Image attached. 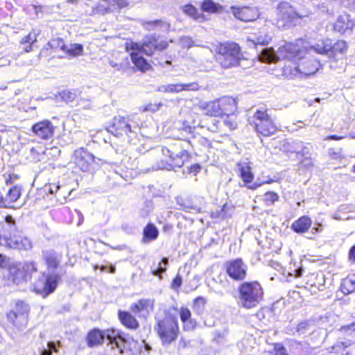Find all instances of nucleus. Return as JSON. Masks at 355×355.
Listing matches in <instances>:
<instances>
[{
	"instance_id": "28",
	"label": "nucleus",
	"mask_w": 355,
	"mask_h": 355,
	"mask_svg": "<svg viewBox=\"0 0 355 355\" xmlns=\"http://www.w3.org/2000/svg\"><path fill=\"white\" fill-rule=\"evenodd\" d=\"M180 316L184 324L183 327L184 330L190 331L195 328L196 323L195 320L191 319V311L187 308L182 307L180 309Z\"/></svg>"
},
{
	"instance_id": "48",
	"label": "nucleus",
	"mask_w": 355,
	"mask_h": 355,
	"mask_svg": "<svg viewBox=\"0 0 355 355\" xmlns=\"http://www.w3.org/2000/svg\"><path fill=\"white\" fill-rule=\"evenodd\" d=\"M60 345V342H58L57 343L55 342H49L47 344V348L44 349L41 354L42 355H51L53 352H57L58 349L57 346Z\"/></svg>"
},
{
	"instance_id": "16",
	"label": "nucleus",
	"mask_w": 355,
	"mask_h": 355,
	"mask_svg": "<svg viewBox=\"0 0 355 355\" xmlns=\"http://www.w3.org/2000/svg\"><path fill=\"white\" fill-rule=\"evenodd\" d=\"M225 268L227 273L234 280L241 281L246 277L248 267L241 259L228 261Z\"/></svg>"
},
{
	"instance_id": "63",
	"label": "nucleus",
	"mask_w": 355,
	"mask_h": 355,
	"mask_svg": "<svg viewBox=\"0 0 355 355\" xmlns=\"http://www.w3.org/2000/svg\"><path fill=\"white\" fill-rule=\"evenodd\" d=\"M200 170V166L198 164H194L190 168V173H193L194 174L198 173Z\"/></svg>"
},
{
	"instance_id": "53",
	"label": "nucleus",
	"mask_w": 355,
	"mask_h": 355,
	"mask_svg": "<svg viewBox=\"0 0 355 355\" xmlns=\"http://www.w3.org/2000/svg\"><path fill=\"white\" fill-rule=\"evenodd\" d=\"M340 331L346 335H351L352 334L355 333V323H352L349 325L342 327Z\"/></svg>"
},
{
	"instance_id": "13",
	"label": "nucleus",
	"mask_w": 355,
	"mask_h": 355,
	"mask_svg": "<svg viewBox=\"0 0 355 355\" xmlns=\"http://www.w3.org/2000/svg\"><path fill=\"white\" fill-rule=\"evenodd\" d=\"M28 306L23 302L16 304L15 310L7 313L8 320L17 328L24 327L28 323Z\"/></svg>"
},
{
	"instance_id": "26",
	"label": "nucleus",
	"mask_w": 355,
	"mask_h": 355,
	"mask_svg": "<svg viewBox=\"0 0 355 355\" xmlns=\"http://www.w3.org/2000/svg\"><path fill=\"white\" fill-rule=\"evenodd\" d=\"M118 317L121 324L128 329L135 330L139 326L135 317L128 311H119Z\"/></svg>"
},
{
	"instance_id": "36",
	"label": "nucleus",
	"mask_w": 355,
	"mask_h": 355,
	"mask_svg": "<svg viewBox=\"0 0 355 355\" xmlns=\"http://www.w3.org/2000/svg\"><path fill=\"white\" fill-rule=\"evenodd\" d=\"M201 8L204 12L215 13L221 12L223 7L212 0H205L202 3Z\"/></svg>"
},
{
	"instance_id": "60",
	"label": "nucleus",
	"mask_w": 355,
	"mask_h": 355,
	"mask_svg": "<svg viewBox=\"0 0 355 355\" xmlns=\"http://www.w3.org/2000/svg\"><path fill=\"white\" fill-rule=\"evenodd\" d=\"M348 257L351 263H355V245L349 250Z\"/></svg>"
},
{
	"instance_id": "12",
	"label": "nucleus",
	"mask_w": 355,
	"mask_h": 355,
	"mask_svg": "<svg viewBox=\"0 0 355 355\" xmlns=\"http://www.w3.org/2000/svg\"><path fill=\"white\" fill-rule=\"evenodd\" d=\"M162 153L165 157H168V159L165 161H162L158 164L157 169L172 170L175 168H180L189 157L187 150H181L180 153L174 155L171 153L169 149L163 148Z\"/></svg>"
},
{
	"instance_id": "35",
	"label": "nucleus",
	"mask_w": 355,
	"mask_h": 355,
	"mask_svg": "<svg viewBox=\"0 0 355 355\" xmlns=\"http://www.w3.org/2000/svg\"><path fill=\"white\" fill-rule=\"evenodd\" d=\"M341 290L345 294L355 291V275L347 277L343 280Z\"/></svg>"
},
{
	"instance_id": "31",
	"label": "nucleus",
	"mask_w": 355,
	"mask_h": 355,
	"mask_svg": "<svg viewBox=\"0 0 355 355\" xmlns=\"http://www.w3.org/2000/svg\"><path fill=\"white\" fill-rule=\"evenodd\" d=\"M311 220L309 217L304 216L292 224V229L297 233L306 232L311 225Z\"/></svg>"
},
{
	"instance_id": "21",
	"label": "nucleus",
	"mask_w": 355,
	"mask_h": 355,
	"mask_svg": "<svg viewBox=\"0 0 355 355\" xmlns=\"http://www.w3.org/2000/svg\"><path fill=\"white\" fill-rule=\"evenodd\" d=\"M237 127V123L232 117L227 116V117L223 121H220L216 119H214L211 125L208 127V130L211 132H220L221 133H225L227 130H235Z\"/></svg>"
},
{
	"instance_id": "22",
	"label": "nucleus",
	"mask_w": 355,
	"mask_h": 355,
	"mask_svg": "<svg viewBox=\"0 0 355 355\" xmlns=\"http://www.w3.org/2000/svg\"><path fill=\"white\" fill-rule=\"evenodd\" d=\"M128 6L126 0H99L96 9L100 12L114 11Z\"/></svg>"
},
{
	"instance_id": "27",
	"label": "nucleus",
	"mask_w": 355,
	"mask_h": 355,
	"mask_svg": "<svg viewBox=\"0 0 355 355\" xmlns=\"http://www.w3.org/2000/svg\"><path fill=\"white\" fill-rule=\"evenodd\" d=\"M40 28H34L27 35L21 40V44L24 45V51L30 52L33 50V44L37 42V37L40 35Z\"/></svg>"
},
{
	"instance_id": "2",
	"label": "nucleus",
	"mask_w": 355,
	"mask_h": 355,
	"mask_svg": "<svg viewBox=\"0 0 355 355\" xmlns=\"http://www.w3.org/2000/svg\"><path fill=\"white\" fill-rule=\"evenodd\" d=\"M0 245L9 248L29 250L33 248L31 240L24 236L15 225L12 216L6 217L0 226Z\"/></svg>"
},
{
	"instance_id": "41",
	"label": "nucleus",
	"mask_w": 355,
	"mask_h": 355,
	"mask_svg": "<svg viewBox=\"0 0 355 355\" xmlns=\"http://www.w3.org/2000/svg\"><path fill=\"white\" fill-rule=\"evenodd\" d=\"M318 69V63L314 62V64H311L309 67L306 68L303 64L299 65L297 67V70L305 75H311L315 73Z\"/></svg>"
},
{
	"instance_id": "8",
	"label": "nucleus",
	"mask_w": 355,
	"mask_h": 355,
	"mask_svg": "<svg viewBox=\"0 0 355 355\" xmlns=\"http://www.w3.org/2000/svg\"><path fill=\"white\" fill-rule=\"evenodd\" d=\"M168 46L167 42L165 40H159L153 35H148L145 36L141 42H127L125 49L128 52L130 51H138L147 55H151L155 51H162L166 49Z\"/></svg>"
},
{
	"instance_id": "45",
	"label": "nucleus",
	"mask_w": 355,
	"mask_h": 355,
	"mask_svg": "<svg viewBox=\"0 0 355 355\" xmlns=\"http://www.w3.org/2000/svg\"><path fill=\"white\" fill-rule=\"evenodd\" d=\"M200 125V123L195 119L191 122L186 121L183 123L182 127L181 128L184 132L188 134H191L196 126Z\"/></svg>"
},
{
	"instance_id": "14",
	"label": "nucleus",
	"mask_w": 355,
	"mask_h": 355,
	"mask_svg": "<svg viewBox=\"0 0 355 355\" xmlns=\"http://www.w3.org/2000/svg\"><path fill=\"white\" fill-rule=\"evenodd\" d=\"M74 164L82 171L89 172L94 168L95 157L84 148H79L73 154Z\"/></svg>"
},
{
	"instance_id": "55",
	"label": "nucleus",
	"mask_w": 355,
	"mask_h": 355,
	"mask_svg": "<svg viewBox=\"0 0 355 355\" xmlns=\"http://www.w3.org/2000/svg\"><path fill=\"white\" fill-rule=\"evenodd\" d=\"M354 343L352 340H346L345 341H338L336 344L333 347V349L337 348H346L349 347Z\"/></svg>"
},
{
	"instance_id": "52",
	"label": "nucleus",
	"mask_w": 355,
	"mask_h": 355,
	"mask_svg": "<svg viewBox=\"0 0 355 355\" xmlns=\"http://www.w3.org/2000/svg\"><path fill=\"white\" fill-rule=\"evenodd\" d=\"M179 43H180V45L182 48H187V49L191 47L193 44V40H191V37H180L179 40Z\"/></svg>"
},
{
	"instance_id": "61",
	"label": "nucleus",
	"mask_w": 355,
	"mask_h": 355,
	"mask_svg": "<svg viewBox=\"0 0 355 355\" xmlns=\"http://www.w3.org/2000/svg\"><path fill=\"white\" fill-rule=\"evenodd\" d=\"M288 274L291 276H294L295 277H300L302 275V269H295L293 270V272H289Z\"/></svg>"
},
{
	"instance_id": "54",
	"label": "nucleus",
	"mask_w": 355,
	"mask_h": 355,
	"mask_svg": "<svg viewBox=\"0 0 355 355\" xmlns=\"http://www.w3.org/2000/svg\"><path fill=\"white\" fill-rule=\"evenodd\" d=\"M309 329V323L307 322H300L297 327L296 332L301 335L304 334Z\"/></svg>"
},
{
	"instance_id": "64",
	"label": "nucleus",
	"mask_w": 355,
	"mask_h": 355,
	"mask_svg": "<svg viewBox=\"0 0 355 355\" xmlns=\"http://www.w3.org/2000/svg\"><path fill=\"white\" fill-rule=\"evenodd\" d=\"M322 231V225L321 223H318V226L317 227H313L312 228V233L315 234V233H320Z\"/></svg>"
},
{
	"instance_id": "39",
	"label": "nucleus",
	"mask_w": 355,
	"mask_h": 355,
	"mask_svg": "<svg viewBox=\"0 0 355 355\" xmlns=\"http://www.w3.org/2000/svg\"><path fill=\"white\" fill-rule=\"evenodd\" d=\"M158 91L164 93H180L181 90V83H172L165 85H161Z\"/></svg>"
},
{
	"instance_id": "33",
	"label": "nucleus",
	"mask_w": 355,
	"mask_h": 355,
	"mask_svg": "<svg viewBox=\"0 0 355 355\" xmlns=\"http://www.w3.org/2000/svg\"><path fill=\"white\" fill-rule=\"evenodd\" d=\"M43 258L49 268H55L58 265V255L53 250H46L42 252Z\"/></svg>"
},
{
	"instance_id": "17",
	"label": "nucleus",
	"mask_w": 355,
	"mask_h": 355,
	"mask_svg": "<svg viewBox=\"0 0 355 355\" xmlns=\"http://www.w3.org/2000/svg\"><path fill=\"white\" fill-rule=\"evenodd\" d=\"M31 130L37 137L49 139L53 135L55 126L51 121L45 119L33 124Z\"/></svg>"
},
{
	"instance_id": "62",
	"label": "nucleus",
	"mask_w": 355,
	"mask_h": 355,
	"mask_svg": "<svg viewBox=\"0 0 355 355\" xmlns=\"http://www.w3.org/2000/svg\"><path fill=\"white\" fill-rule=\"evenodd\" d=\"M10 64V60L6 58H0V67L8 66Z\"/></svg>"
},
{
	"instance_id": "38",
	"label": "nucleus",
	"mask_w": 355,
	"mask_h": 355,
	"mask_svg": "<svg viewBox=\"0 0 355 355\" xmlns=\"http://www.w3.org/2000/svg\"><path fill=\"white\" fill-rule=\"evenodd\" d=\"M182 10L184 14L187 15L193 19L200 21V19L203 18L202 15L198 12V10L191 4H187L182 6Z\"/></svg>"
},
{
	"instance_id": "3",
	"label": "nucleus",
	"mask_w": 355,
	"mask_h": 355,
	"mask_svg": "<svg viewBox=\"0 0 355 355\" xmlns=\"http://www.w3.org/2000/svg\"><path fill=\"white\" fill-rule=\"evenodd\" d=\"M141 125V121L137 114L128 117L116 116L113 119L108 131L117 137H123L128 142L135 144Z\"/></svg>"
},
{
	"instance_id": "30",
	"label": "nucleus",
	"mask_w": 355,
	"mask_h": 355,
	"mask_svg": "<svg viewBox=\"0 0 355 355\" xmlns=\"http://www.w3.org/2000/svg\"><path fill=\"white\" fill-rule=\"evenodd\" d=\"M130 56L135 67L141 71H146L150 68L147 61L140 55L141 52L138 51H130Z\"/></svg>"
},
{
	"instance_id": "43",
	"label": "nucleus",
	"mask_w": 355,
	"mask_h": 355,
	"mask_svg": "<svg viewBox=\"0 0 355 355\" xmlns=\"http://www.w3.org/2000/svg\"><path fill=\"white\" fill-rule=\"evenodd\" d=\"M263 200L266 205H271L279 200V196L273 191H268L264 194Z\"/></svg>"
},
{
	"instance_id": "29",
	"label": "nucleus",
	"mask_w": 355,
	"mask_h": 355,
	"mask_svg": "<svg viewBox=\"0 0 355 355\" xmlns=\"http://www.w3.org/2000/svg\"><path fill=\"white\" fill-rule=\"evenodd\" d=\"M272 40V37L265 31H259L248 37V41L253 45H267Z\"/></svg>"
},
{
	"instance_id": "20",
	"label": "nucleus",
	"mask_w": 355,
	"mask_h": 355,
	"mask_svg": "<svg viewBox=\"0 0 355 355\" xmlns=\"http://www.w3.org/2000/svg\"><path fill=\"white\" fill-rule=\"evenodd\" d=\"M231 10L234 16L243 21H254L259 17V12L255 7H234L232 6Z\"/></svg>"
},
{
	"instance_id": "18",
	"label": "nucleus",
	"mask_w": 355,
	"mask_h": 355,
	"mask_svg": "<svg viewBox=\"0 0 355 355\" xmlns=\"http://www.w3.org/2000/svg\"><path fill=\"white\" fill-rule=\"evenodd\" d=\"M154 300L141 299L131 304L130 309L139 318H147L154 309Z\"/></svg>"
},
{
	"instance_id": "10",
	"label": "nucleus",
	"mask_w": 355,
	"mask_h": 355,
	"mask_svg": "<svg viewBox=\"0 0 355 355\" xmlns=\"http://www.w3.org/2000/svg\"><path fill=\"white\" fill-rule=\"evenodd\" d=\"M306 16L297 12L290 3L281 2L277 8L275 24L279 28H286L292 26L295 19Z\"/></svg>"
},
{
	"instance_id": "6",
	"label": "nucleus",
	"mask_w": 355,
	"mask_h": 355,
	"mask_svg": "<svg viewBox=\"0 0 355 355\" xmlns=\"http://www.w3.org/2000/svg\"><path fill=\"white\" fill-rule=\"evenodd\" d=\"M217 60L223 68L229 69L239 64L243 55L241 48L235 42L220 44L217 49Z\"/></svg>"
},
{
	"instance_id": "11",
	"label": "nucleus",
	"mask_w": 355,
	"mask_h": 355,
	"mask_svg": "<svg viewBox=\"0 0 355 355\" xmlns=\"http://www.w3.org/2000/svg\"><path fill=\"white\" fill-rule=\"evenodd\" d=\"M37 270L34 262L13 263L9 266L10 276L16 284L31 278V274Z\"/></svg>"
},
{
	"instance_id": "9",
	"label": "nucleus",
	"mask_w": 355,
	"mask_h": 355,
	"mask_svg": "<svg viewBox=\"0 0 355 355\" xmlns=\"http://www.w3.org/2000/svg\"><path fill=\"white\" fill-rule=\"evenodd\" d=\"M250 124L254 126L256 132L263 137L272 136L277 130L276 125L266 110H257Z\"/></svg>"
},
{
	"instance_id": "23",
	"label": "nucleus",
	"mask_w": 355,
	"mask_h": 355,
	"mask_svg": "<svg viewBox=\"0 0 355 355\" xmlns=\"http://www.w3.org/2000/svg\"><path fill=\"white\" fill-rule=\"evenodd\" d=\"M220 116H230L234 114L237 109V103L232 97H223L218 98Z\"/></svg>"
},
{
	"instance_id": "47",
	"label": "nucleus",
	"mask_w": 355,
	"mask_h": 355,
	"mask_svg": "<svg viewBox=\"0 0 355 355\" xmlns=\"http://www.w3.org/2000/svg\"><path fill=\"white\" fill-rule=\"evenodd\" d=\"M200 86L197 82H192L189 83H181L182 92H197L200 90Z\"/></svg>"
},
{
	"instance_id": "15",
	"label": "nucleus",
	"mask_w": 355,
	"mask_h": 355,
	"mask_svg": "<svg viewBox=\"0 0 355 355\" xmlns=\"http://www.w3.org/2000/svg\"><path fill=\"white\" fill-rule=\"evenodd\" d=\"M58 281V276L57 275L53 274L47 276L43 275L42 279H38L35 284L34 290L44 296L47 295L55 291Z\"/></svg>"
},
{
	"instance_id": "49",
	"label": "nucleus",
	"mask_w": 355,
	"mask_h": 355,
	"mask_svg": "<svg viewBox=\"0 0 355 355\" xmlns=\"http://www.w3.org/2000/svg\"><path fill=\"white\" fill-rule=\"evenodd\" d=\"M48 45L51 49H60L64 51L65 44L64 41L60 38H55L50 40L48 43Z\"/></svg>"
},
{
	"instance_id": "25",
	"label": "nucleus",
	"mask_w": 355,
	"mask_h": 355,
	"mask_svg": "<svg viewBox=\"0 0 355 355\" xmlns=\"http://www.w3.org/2000/svg\"><path fill=\"white\" fill-rule=\"evenodd\" d=\"M198 108L206 115L215 117L221 116L218 99L202 103L198 105Z\"/></svg>"
},
{
	"instance_id": "34",
	"label": "nucleus",
	"mask_w": 355,
	"mask_h": 355,
	"mask_svg": "<svg viewBox=\"0 0 355 355\" xmlns=\"http://www.w3.org/2000/svg\"><path fill=\"white\" fill-rule=\"evenodd\" d=\"M300 148V144L288 139L280 142L279 149L285 153H297Z\"/></svg>"
},
{
	"instance_id": "44",
	"label": "nucleus",
	"mask_w": 355,
	"mask_h": 355,
	"mask_svg": "<svg viewBox=\"0 0 355 355\" xmlns=\"http://www.w3.org/2000/svg\"><path fill=\"white\" fill-rule=\"evenodd\" d=\"M21 196V189L18 186H14L10 189L8 198L11 202H16Z\"/></svg>"
},
{
	"instance_id": "4",
	"label": "nucleus",
	"mask_w": 355,
	"mask_h": 355,
	"mask_svg": "<svg viewBox=\"0 0 355 355\" xmlns=\"http://www.w3.org/2000/svg\"><path fill=\"white\" fill-rule=\"evenodd\" d=\"M238 304L244 309L257 307L263 298V289L257 281L245 282L238 288Z\"/></svg>"
},
{
	"instance_id": "40",
	"label": "nucleus",
	"mask_w": 355,
	"mask_h": 355,
	"mask_svg": "<svg viewBox=\"0 0 355 355\" xmlns=\"http://www.w3.org/2000/svg\"><path fill=\"white\" fill-rule=\"evenodd\" d=\"M168 263V258H163L162 261L159 263L158 268L157 269H153L151 270L152 274L154 276H157L162 279V274L166 271V266Z\"/></svg>"
},
{
	"instance_id": "19",
	"label": "nucleus",
	"mask_w": 355,
	"mask_h": 355,
	"mask_svg": "<svg viewBox=\"0 0 355 355\" xmlns=\"http://www.w3.org/2000/svg\"><path fill=\"white\" fill-rule=\"evenodd\" d=\"M240 175L248 189L254 190L261 186L262 183L252 182L254 175L251 171L250 163L247 161H243L238 164Z\"/></svg>"
},
{
	"instance_id": "5",
	"label": "nucleus",
	"mask_w": 355,
	"mask_h": 355,
	"mask_svg": "<svg viewBox=\"0 0 355 355\" xmlns=\"http://www.w3.org/2000/svg\"><path fill=\"white\" fill-rule=\"evenodd\" d=\"M104 339L109 341L112 348L116 347L119 353L123 352L125 340L123 334L118 329H110L104 331L94 329L91 331L87 336V342L90 347L101 343Z\"/></svg>"
},
{
	"instance_id": "46",
	"label": "nucleus",
	"mask_w": 355,
	"mask_h": 355,
	"mask_svg": "<svg viewBox=\"0 0 355 355\" xmlns=\"http://www.w3.org/2000/svg\"><path fill=\"white\" fill-rule=\"evenodd\" d=\"M61 98L66 103L73 102L76 98L75 92L69 90H64L60 93Z\"/></svg>"
},
{
	"instance_id": "50",
	"label": "nucleus",
	"mask_w": 355,
	"mask_h": 355,
	"mask_svg": "<svg viewBox=\"0 0 355 355\" xmlns=\"http://www.w3.org/2000/svg\"><path fill=\"white\" fill-rule=\"evenodd\" d=\"M153 210V205L150 201L146 202L139 210V215L142 218H146Z\"/></svg>"
},
{
	"instance_id": "51",
	"label": "nucleus",
	"mask_w": 355,
	"mask_h": 355,
	"mask_svg": "<svg viewBox=\"0 0 355 355\" xmlns=\"http://www.w3.org/2000/svg\"><path fill=\"white\" fill-rule=\"evenodd\" d=\"M347 49V44L344 40H338L332 45L331 50L334 52L343 53Z\"/></svg>"
},
{
	"instance_id": "7",
	"label": "nucleus",
	"mask_w": 355,
	"mask_h": 355,
	"mask_svg": "<svg viewBox=\"0 0 355 355\" xmlns=\"http://www.w3.org/2000/svg\"><path fill=\"white\" fill-rule=\"evenodd\" d=\"M155 330L164 345H169L178 337L179 327L175 315L166 314L162 319H158Z\"/></svg>"
},
{
	"instance_id": "56",
	"label": "nucleus",
	"mask_w": 355,
	"mask_h": 355,
	"mask_svg": "<svg viewBox=\"0 0 355 355\" xmlns=\"http://www.w3.org/2000/svg\"><path fill=\"white\" fill-rule=\"evenodd\" d=\"M182 282V277L179 275H178L171 283V288L175 291L178 290L181 286Z\"/></svg>"
},
{
	"instance_id": "1",
	"label": "nucleus",
	"mask_w": 355,
	"mask_h": 355,
	"mask_svg": "<svg viewBox=\"0 0 355 355\" xmlns=\"http://www.w3.org/2000/svg\"><path fill=\"white\" fill-rule=\"evenodd\" d=\"M332 43L329 39L320 40L309 44L297 40L295 43H286L281 46L277 52L272 48L263 49L259 55L261 62L266 63L277 62L279 60H288L295 62L304 58L306 54L312 55L315 53L326 55L331 51Z\"/></svg>"
},
{
	"instance_id": "42",
	"label": "nucleus",
	"mask_w": 355,
	"mask_h": 355,
	"mask_svg": "<svg viewBox=\"0 0 355 355\" xmlns=\"http://www.w3.org/2000/svg\"><path fill=\"white\" fill-rule=\"evenodd\" d=\"M158 26L163 28L164 30H168L169 28V25L168 24L162 21H148L146 22L144 25L145 28L147 30H153Z\"/></svg>"
},
{
	"instance_id": "24",
	"label": "nucleus",
	"mask_w": 355,
	"mask_h": 355,
	"mask_svg": "<svg viewBox=\"0 0 355 355\" xmlns=\"http://www.w3.org/2000/svg\"><path fill=\"white\" fill-rule=\"evenodd\" d=\"M355 26V21L351 18L348 14L340 15L334 24V29L343 33L347 30H352Z\"/></svg>"
},
{
	"instance_id": "57",
	"label": "nucleus",
	"mask_w": 355,
	"mask_h": 355,
	"mask_svg": "<svg viewBox=\"0 0 355 355\" xmlns=\"http://www.w3.org/2000/svg\"><path fill=\"white\" fill-rule=\"evenodd\" d=\"M272 355H287L286 349L280 345H276Z\"/></svg>"
},
{
	"instance_id": "58",
	"label": "nucleus",
	"mask_w": 355,
	"mask_h": 355,
	"mask_svg": "<svg viewBox=\"0 0 355 355\" xmlns=\"http://www.w3.org/2000/svg\"><path fill=\"white\" fill-rule=\"evenodd\" d=\"M60 188V187L59 185L51 184L45 187V191H48L49 193L53 194L54 193H57Z\"/></svg>"
},
{
	"instance_id": "37",
	"label": "nucleus",
	"mask_w": 355,
	"mask_h": 355,
	"mask_svg": "<svg viewBox=\"0 0 355 355\" xmlns=\"http://www.w3.org/2000/svg\"><path fill=\"white\" fill-rule=\"evenodd\" d=\"M63 51L70 56H80L83 53V46L80 44H65Z\"/></svg>"
},
{
	"instance_id": "32",
	"label": "nucleus",
	"mask_w": 355,
	"mask_h": 355,
	"mask_svg": "<svg viewBox=\"0 0 355 355\" xmlns=\"http://www.w3.org/2000/svg\"><path fill=\"white\" fill-rule=\"evenodd\" d=\"M143 241L147 243L155 240L159 234L157 228L151 223L148 224L144 229Z\"/></svg>"
},
{
	"instance_id": "59",
	"label": "nucleus",
	"mask_w": 355,
	"mask_h": 355,
	"mask_svg": "<svg viewBox=\"0 0 355 355\" xmlns=\"http://www.w3.org/2000/svg\"><path fill=\"white\" fill-rule=\"evenodd\" d=\"M341 3L344 6L355 10V0H341Z\"/></svg>"
}]
</instances>
